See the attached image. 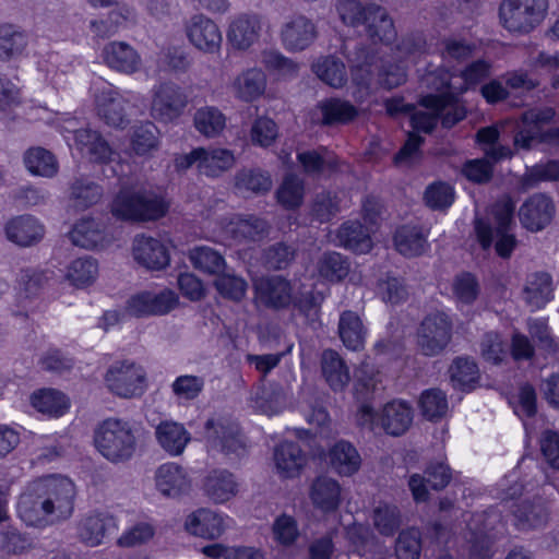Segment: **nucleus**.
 <instances>
[{
  "label": "nucleus",
  "mask_w": 559,
  "mask_h": 559,
  "mask_svg": "<svg viewBox=\"0 0 559 559\" xmlns=\"http://www.w3.org/2000/svg\"><path fill=\"white\" fill-rule=\"evenodd\" d=\"M436 90L447 87L449 91L441 94H429L420 99L425 109H414L409 116V124L416 138L408 140H423L420 134H430L441 121L444 128H452L466 117V109L459 97L451 91L454 87L450 78L441 81Z\"/></svg>",
  "instance_id": "obj_1"
},
{
  "label": "nucleus",
  "mask_w": 559,
  "mask_h": 559,
  "mask_svg": "<svg viewBox=\"0 0 559 559\" xmlns=\"http://www.w3.org/2000/svg\"><path fill=\"white\" fill-rule=\"evenodd\" d=\"M139 430L128 420L110 417L95 430V447L111 463L130 461L138 449Z\"/></svg>",
  "instance_id": "obj_2"
},
{
  "label": "nucleus",
  "mask_w": 559,
  "mask_h": 559,
  "mask_svg": "<svg viewBox=\"0 0 559 559\" xmlns=\"http://www.w3.org/2000/svg\"><path fill=\"white\" fill-rule=\"evenodd\" d=\"M167 211L168 203L160 195L143 188L123 186L111 203L112 215L122 221H155Z\"/></svg>",
  "instance_id": "obj_3"
},
{
  "label": "nucleus",
  "mask_w": 559,
  "mask_h": 559,
  "mask_svg": "<svg viewBox=\"0 0 559 559\" xmlns=\"http://www.w3.org/2000/svg\"><path fill=\"white\" fill-rule=\"evenodd\" d=\"M453 321L444 311L426 314L416 330V347L425 357L442 355L452 342Z\"/></svg>",
  "instance_id": "obj_4"
},
{
  "label": "nucleus",
  "mask_w": 559,
  "mask_h": 559,
  "mask_svg": "<svg viewBox=\"0 0 559 559\" xmlns=\"http://www.w3.org/2000/svg\"><path fill=\"white\" fill-rule=\"evenodd\" d=\"M501 522V514L496 509L475 512L467 521L465 539L469 544L468 559H491L495 536L491 534Z\"/></svg>",
  "instance_id": "obj_5"
},
{
  "label": "nucleus",
  "mask_w": 559,
  "mask_h": 559,
  "mask_svg": "<svg viewBox=\"0 0 559 559\" xmlns=\"http://www.w3.org/2000/svg\"><path fill=\"white\" fill-rule=\"evenodd\" d=\"M546 10L547 0H503L500 19L507 29L527 33L544 19Z\"/></svg>",
  "instance_id": "obj_6"
},
{
  "label": "nucleus",
  "mask_w": 559,
  "mask_h": 559,
  "mask_svg": "<svg viewBox=\"0 0 559 559\" xmlns=\"http://www.w3.org/2000/svg\"><path fill=\"white\" fill-rule=\"evenodd\" d=\"M105 382L110 392L120 397H138L145 391L146 372L133 361H117L108 368Z\"/></svg>",
  "instance_id": "obj_7"
},
{
  "label": "nucleus",
  "mask_w": 559,
  "mask_h": 559,
  "mask_svg": "<svg viewBox=\"0 0 559 559\" xmlns=\"http://www.w3.org/2000/svg\"><path fill=\"white\" fill-rule=\"evenodd\" d=\"M204 437L211 450L226 456L240 457L246 453V442L238 424L226 418H211L204 425Z\"/></svg>",
  "instance_id": "obj_8"
},
{
  "label": "nucleus",
  "mask_w": 559,
  "mask_h": 559,
  "mask_svg": "<svg viewBox=\"0 0 559 559\" xmlns=\"http://www.w3.org/2000/svg\"><path fill=\"white\" fill-rule=\"evenodd\" d=\"M151 95V115L163 122L178 119L188 105V98L182 88L170 81L155 84Z\"/></svg>",
  "instance_id": "obj_9"
},
{
  "label": "nucleus",
  "mask_w": 559,
  "mask_h": 559,
  "mask_svg": "<svg viewBox=\"0 0 559 559\" xmlns=\"http://www.w3.org/2000/svg\"><path fill=\"white\" fill-rule=\"evenodd\" d=\"M47 492L49 522L69 519L74 510L75 486L67 477L48 475L43 477Z\"/></svg>",
  "instance_id": "obj_10"
},
{
  "label": "nucleus",
  "mask_w": 559,
  "mask_h": 559,
  "mask_svg": "<svg viewBox=\"0 0 559 559\" xmlns=\"http://www.w3.org/2000/svg\"><path fill=\"white\" fill-rule=\"evenodd\" d=\"M337 13L344 24L358 27L367 23L372 34H377L372 22L379 20L382 23L386 37H392L391 17L386 10L378 4L362 5L358 0H337Z\"/></svg>",
  "instance_id": "obj_11"
},
{
  "label": "nucleus",
  "mask_w": 559,
  "mask_h": 559,
  "mask_svg": "<svg viewBox=\"0 0 559 559\" xmlns=\"http://www.w3.org/2000/svg\"><path fill=\"white\" fill-rule=\"evenodd\" d=\"M17 512L27 525L41 526L50 523L43 477L31 481L25 487L19 499Z\"/></svg>",
  "instance_id": "obj_12"
},
{
  "label": "nucleus",
  "mask_w": 559,
  "mask_h": 559,
  "mask_svg": "<svg viewBox=\"0 0 559 559\" xmlns=\"http://www.w3.org/2000/svg\"><path fill=\"white\" fill-rule=\"evenodd\" d=\"M189 43L203 53H218L223 36L218 25L204 14L192 15L185 24Z\"/></svg>",
  "instance_id": "obj_13"
},
{
  "label": "nucleus",
  "mask_w": 559,
  "mask_h": 559,
  "mask_svg": "<svg viewBox=\"0 0 559 559\" xmlns=\"http://www.w3.org/2000/svg\"><path fill=\"white\" fill-rule=\"evenodd\" d=\"M556 206L545 193H534L520 206L518 215L523 228L531 233L545 229L554 219Z\"/></svg>",
  "instance_id": "obj_14"
},
{
  "label": "nucleus",
  "mask_w": 559,
  "mask_h": 559,
  "mask_svg": "<svg viewBox=\"0 0 559 559\" xmlns=\"http://www.w3.org/2000/svg\"><path fill=\"white\" fill-rule=\"evenodd\" d=\"M177 302V295L169 289L159 293L142 292L128 299L126 309L136 318L163 316L173 310Z\"/></svg>",
  "instance_id": "obj_15"
},
{
  "label": "nucleus",
  "mask_w": 559,
  "mask_h": 559,
  "mask_svg": "<svg viewBox=\"0 0 559 559\" xmlns=\"http://www.w3.org/2000/svg\"><path fill=\"white\" fill-rule=\"evenodd\" d=\"M485 158L467 160L463 166L464 176L475 183H486L492 177V165L502 159L511 158L513 152L510 146L501 142H483Z\"/></svg>",
  "instance_id": "obj_16"
},
{
  "label": "nucleus",
  "mask_w": 559,
  "mask_h": 559,
  "mask_svg": "<svg viewBox=\"0 0 559 559\" xmlns=\"http://www.w3.org/2000/svg\"><path fill=\"white\" fill-rule=\"evenodd\" d=\"M352 41L344 44L343 53L350 63L352 81L357 86L354 96L362 99L370 93L372 67L374 66V56L367 51L366 47L354 45V50H349Z\"/></svg>",
  "instance_id": "obj_17"
},
{
  "label": "nucleus",
  "mask_w": 559,
  "mask_h": 559,
  "mask_svg": "<svg viewBox=\"0 0 559 559\" xmlns=\"http://www.w3.org/2000/svg\"><path fill=\"white\" fill-rule=\"evenodd\" d=\"M314 22L304 14L289 16L281 27V41L288 51H302L317 38Z\"/></svg>",
  "instance_id": "obj_18"
},
{
  "label": "nucleus",
  "mask_w": 559,
  "mask_h": 559,
  "mask_svg": "<svg viewBox=\"0 0 559 559\" xmlns=\"http://www.w3.org/2000/svg\"><path fill=\"white\" fill-rule=\"evenodd\" d=\"M255 297L266 308L285 309L293 301V287L280 275L261 277L254 283Z\"/></svg>",
  "instance_id": "obj_19"
},
{
  "label": "nucleus",
  "mask_w": 559,
  "mask_h": 559,
  "mask_svg": "<svg viewBox=\"0 0 559 559\" xmlns=\"http://www.w3.org/2000/svg\"><path fill=\"white\" fill-rule=\"evenodd\" d=\"M262 32V19L254 13L235 16L227 29V40L236 50L246 51L258 43Z\"/></svg>",
  "instance_id": "obj_20"
},
{
  "label": "nucleus",
  "mask_w": 559,
  "mask_h": 559,
  "mask_svg": "<svg viewBox=\"0 0 559 559\" xmlns=\"http://www.w3.org/2000/svg\"><path fill=\"white\" fill-rule=\"evenodd\" d=\"M132 255L140 265L152 271L165 269L170 261L166 246L160 240L145 235L134 237Z\"/></svg>",
  "instance_id": "obj_21"
},
{
  "label": "nucleus",
  "mask_w": 559,
  "mask_h": 559,
  "mask_svg": "<svg viewBox=\"0 0 559 559\" xmlns=\"http://www.w3.org/2000/svg\"><path fill=\"white\" fill-rule=\"evenodd\" d=\"M267 86L265 72L258 67H252L239 72L229 84L234 97L243 103H253L260 99Z\"/></svg>",
  "instance_id": "obj_22"
},
{
  "label": "nucleus",
  "mask_w": 559,
  "mask_h": 559,
  "mask_svg": "<svg viewBox=\"0 0 559 559\" xmlns=\"http://www.w3.org/2000/svg\"><path fill=\"white\" fill-rule=\"evenodd\" d=\"M452 478L451 469L444 463H431L425 471V476L414 474L409 477L408 486L417 502L428 499L427 485L433 490L447 487Z\"/></svg>",
  "instance_id": "obj_23"
},
{
  "label": "nucleus",
  "mask_w": 559,
  "mask_h": 559,
  "mask_svg": "<svg viewBox=\"0 0 559 559\" xmlns=\"http://www.w3.org/2000/svg\"><path fill=\"white\" fill-rule=\"evenodd\" d=\"M5 235L10 241L20 247H31L44 238L45 227L36 217L25 214L7 223Z\"/></svg>",
  "instance_id": "obj_24"
},
{
  "label": "nucleus",
  "mask_w": 559,
  "mask_h": 559,
  "mask_svg": "<svg viewBox=\"0 0 559 559\" xmlns=\"http://www.w3.org/2000/svg\"><path fill=\"white\" fill-rule=\"evenodd\" d=\"M158 445L170 456H179L191 441V433L183 424L174 420H163L155 428Z\"/></svg>",
  "instance_id": "obj_25"
},
{
  "label": "nucleus",
  "mask_w": 559,
  "mask_h": 559,
  "mask_svg": "<svg viewBox=\"0 0 559 559\" xmlns=\"http://www.w3.org/2000/svg\"><path fill=\"white\" fill-rule=\"evenodd\" d=\"M155 483L157 490L168 498H177L190 489L187 473L176 463L160 465L155 473Z\"/></svg>",
  "instance_id": "obj_26"
},
{
  "label": "nucleus",
  "mask_w": 559,
  "mask_h": 559,
  "mask_svg": "<svg viewBox=\"0 0 559 559\" xmlns=\"http://www.w3.org/2000/svg\"><path fill=\"white\" fill-rule=\"evenodd\" d=\"M105 63L119 72L132 74L140 70L141 57L138 51L124 41H111L103 51Z\"/></svg>",
  "instance_id": "obj_27"
},
{
  "label": "nucleus",
  "mask_w": 559,
  "mask_h": 559,
  "mask_svg": "<svg viewBox=\"0 0 559 559\" xmlns=\"http://www.w3.org/2000/svg\"><path fill=\"white\" fill-rule=\"evenodd\" d=\"M474 231L478 242L484 250H487L491 247L496 236V252L503 259L509 258L516 246V239L514 235L509 234L508 231H502L501 229H493L491 225L483 218L477 217L475 219Z\"/></svg>",
  "instance_id": "obj_28"
},
{
  "label": "nucleus",
  "mask_w": 559,
  "mask_h": 559,
  "mask_svg": "<svg viewBox=\"0 0 559 559\" xmlns=\"http://www.w3.org/2000/svg\"><path fill=\"white\" fill-rule=\"evenodd\" d=\"M185 527L190 534L206 539L218 538L225 530L223 518L210 509H199L188 515Z\"/></svg>",
  "instance_id": "obj_29"
},
{
  "label": "nucleus",
  "mask_w": 559,
  "mask_h": 559,
  "mask_svg": "<svg viewBox=\"0 0 559 559\" xmlns=\"http://www.w3.org/2000/svg\"><path fill=\"white\" fill-rule=\"evenodd\" d=\"M274 461L277 472L283 477L293 478L299 475L307 457L298 443L284 441L274 449Z\"/></svg>",
  "instance_id": "obj_30"
},
{
  "label": "nucleus",
  "mask_w": 559,
  "mask_h": 559,
  "mask_svg": "<svg viewBox=\"0 0 559 559\" xmlns=\"http://www.w3.org/2000/svg\"><path fill=\"white\" fill-rule=\"evenodd\" d=\"M552 293L551 275L539 271L527 275L522 295L532 309H540L552 299Z\"/></svg>",
  "instance_id": "obj_31"
},
{
  "label": "nucleus",
  "mask_w": 559,
  "mask_h": 559,
  "mask_svg": "<svg viewBox=\"0 0 559 559\" xmlns=\"http://www.w3.org/2000/svg\"><path fill=\"white\" fill-rule=\"evenodd\" d=\"M328 459L331 468L341 476H352L361 465L357 449L346 440L335 442L329 449Z\"/></svg>",
  "instance_id": "obj_32"
},
{
  "label": "nucleus",
  "mask_w": 559,
  "mask_h": 559,
  "mask_svg": "<svg viewBox=\"0 0 559 559\" xmlns=\"http://www.w3.org/2000/svg\"><path fill=\"white\" fill-rule=\"evenodd\" d=\"M335 245L357 253H366L372 247L369 230L358 221H346L336 230Z\"/></svg>",
  "instance_id": "obj_33"
},
{
  "label": "nucleus",
  "mask_w": 559,
  "mask_h": 559,
  "mask_svg": "<svg viewBox=\"0 0 559 559\" xmlns=\"http://www.w3.org/2000/svg\"><path fill=\"white\" fill-rule=\"evenodd\" d=\"M97 115L106 124L122 128L126 123V100L111 88L103 90L96 97Z\"/></svg>",
  "instance_id": "obj_34"
},
{
  "label": "nucleus",
  "mask_w": 559,
  "mask_h": 559,
  "mask_svg": "<svg viewBox=\"0 0 559 559\" xmlns=\"http://www.w3.org/2000/svg\"><path fill=\"white\" fill-rule=\"evenodd\" d=\"M413 421L412 408L404 402H390L380 414V425L391 436H401L407 431Z\"/></svg>",
  "instance_id": "obj_35"
},
{
  "label": "nucleus",
  "mask_w": 559,
  "mask_h": 559,
  "mask_svg": "<svg viewBox=\"0 0 559 559\" xmlns=\"http://www.w3.org/2000/svg\"><path fill=\"white\" fill-rule=\"evenodd\" d=\"M310 499L318 509L324 512L334 511L341 503V486L329 476H319L311 485Z\"/></svg>",
  "instance_id": "obj_36"
},
{
  "label": "nucleus",
  "mask_w": 559,
  "mask_h": 559,
  "mask_svg": "<svg viewBox=\"0 0 559 559\" xmlns=\"http://www.w3.org/2000/svg\"><path fill=\"white\" fill-rule=\"evenodd\" d=\"M322 374L334 391L343 390L349 382L350 376L340 354L333 349H325L321 356Z\"/></svg>",
  "instance_id": "obj_37"
},
{
  "label": "nucleus",
  "mask_w": 559,
  "mask_h": 559,
  "mask_svg": "<svg viewBox=\"0 0 559 559\" xmlns=\"http://www.w3.org/2000/svg\"><path fill=\"white\" fill-rule=\"evenodd\" d=\"M394 245L405 257H417L428 247L427 235L423 228L415 225H404L396 229Z\"/></svg>",
  "instance_id": "obj_38"
},
{
  "label": "nucleus",
  "mask_w": 559,
  "mask_h": 559,
  "mask_svg": "<svg viewBox=\"0 0 559 559\" xmlns=\"http://www.w3.org/2000/svg\"><path fill=\"white\" fill-rule=\"evenodd\" d=\"M366 329L360 317L350 310L343 311L338 320V335L343 344L350 350L364 348Z\"/></svg>",
  "instance_id": "obj_39"
},
{
  "label": "nucleus",
  "mask_w": 559,
  "mask_h": 559,
  "mask_svg": "<svg viewBox=\"0 0 559 559\" xmlns=\"http://www.w3.org/2000/svg\"><path fill=\"white\" fill-rule=\"evenodd\" d=\"M102 197L103 188L87 178H74L69 186V201L75 210L84 211L98 203Z\"/></svg>",
  "instance_id": "obj_40"
},
{
  "label": "nucleus",
  "mask_w": 559,
  "mask_h": 559,
  "mask_svg": "<svg viewBox=\"0 0 559 559\" xmlns=\"http://www.w3.org/2000/svg\"><path fill=\"white\" fill-rule=\"evenodd\" d=\"M206 496L216 503H223L236 495L237 484L226 469L211 472L204 480Z\"/></svg>",
  "instance_id": "obj_41"
},
{
  "label": "nucleus",
  "mask_w": 559,
  "mask_h": 559,
  "mask_svg": "<svg viewBox=\"0 0 559 559\" xmlns=\"http://www.w3.org/2000/svg\"><path fill=\"white\" fill-rule=\"evenodd\" d=\"M112 525L111 518L104 514H91L79 523L78 537L90 547L98 546Z\"/></svg>",
  "instance_id": "obj_42"
},
{
  "label": "nucleus",
  "mask_w": 559,
  "mask_h": 559,
  "mask_svg": "<svg viewBox=\"0 0 559 559\" xmlns=\"http://www.w3.org/2000/svg\"><path fill=\"white\" fill-rule=\"evenodd\" d=\"M194 128L205 138H217L226 128V116L215 106H204L195 110Z\"/></svg>",
  "instance_id": "obj_43"
},
{
  "label": "nucleus",
  "mask_w": 559,
  "mask_h": 559,
  "mask_svg": "<svg viewBox=\"0 0 559 559\" xmlns=\"http://www.w3.org/2000/svg\"><path fill=\"white\" fill-rule=\"evenodd\" d=\"M188 257L194 269L209 275L216 276L227 267L222 253L207 246L192 248Z\"/></svg>",
  "instance_id": "obj_44"
},
{
  "label": "nucleus",
  "mask_w": 559,
  "mask_h": 559,
  "mask_svg": "<svg viewBox=\"0 0 559 559\" xmlns=\"http://www.w3.org/2000/svg\"><path fill=\"white\" fill-rule=\"evenodd\" d=\"M322 123L326 126L347 123L358 114L357 108L347 100L330 98L318 104Z\"/></svg>",
  "instance_id": "obj_45"
},
{
  "label": "nucleus",
  "mask_w": 559,
  "mask_h": 559,
  "mask_svg": "<svg viewBox=\"0 0 559 559\" xmlns=\"http://www.w3.org/2000/svg\"><path fill=\"white\" fill-rule=\"evenodd\" d=\"M341 198L333 191H321L314 194L310 204V218L312 222L324 224L341 212Z\"/></svg>",
  "instance_id": "obj_46"
},
{
  "label": "nucleus",
  "mask_w": 559,
  "mask_h": 559,
  "mask_svg": "<svg viewBox=\"0 0 559 559\" xmlns=\"http://www.w3.org/2000/svg\"><path fill=\"white\" fill-rule=\"evenodd\" d=\"M71 242L83 249H94L104 240L99 223L87 217L80 219L69 233Z\"/></svg>",
  "instance_id": "obj_47"
},
{
  "label": "nucleus",
  "mask_w": 559,
  "mask_h": 559,
  "mask_svg": "<svg viewBox=\"0 0 559 559\" xmlns=\"http://www.w3.org/2000/svg\"><path fill=\"white\" fill-rule=\"evenodd\" d=\"M316 75L334 88L343 87L347 82L345 64L335 57L319 58L312 66Z\"/></svg>",
  "instance_id": "obj_48"
},
{
  "label": "nucleus",
  "mask_w": 559,
  "mask_h": 559,
  "mask_svg": "<svg viewBox=\"0 0 559 559\" xmlns=\"http://www.w3.org/2000/svg\"><path fill=\"white\" fill-rule=\"evenodd\" d=\"M24 164L33 175L47 178L55 177L59 168L55 155L40 146L31 147L25 153Z\"/></svg>",
  "instance_id": "obj_49"
},
{
  "label": "nucleus",
  "mask_w": 559,
  "mask_h": 559,
  "mask_svg": "<svg viewBox=\"0 0 559 559\" xmlns=\"http://www.w3.org/2000/svg\"><path fill=\"white\" fill-rule=\"evenodd\" d=\"M33 407L41 414L59 417L68 409V400L63 393L55 389H43L33 393Z\"/></svg>",
  "instance_id": "obj_50"
},
{
  "label": "nucleus",
  "mask_w": 559,
  "mask_h": 559,
  "mask_svg": "<svg viewBox=\"0 0 559 559\" xmlns=\"http://www.w3.org/2000/svg\"><path fill=\"white\" fill-rule=\"evenodd\" d=\"M235 163L234 154L225 148L205 150L198 164L200 174L207 177H218L222 173L233 167Z\"/></svg>",
  "instance_id": "obj_51"
},
{
  "label": "nucleus",
  "mask_w": 559,
  "mask_h": 559,
  "mask_svg": "<svg viewBox=\"0 0 559 559\" xmlns=\"http://www.w3.org/2000/svg\"><path fill=\"white\" fill-rule=\"evenodd\" d=\"M217 293L225 299L240 301L246 296L248 284L228 266L215 276L213 283Z\"/></svg>",
  "instance_id": "obj_52"
},
{
  "label": "nucleus",
  "mask_w": 559,
  "mask_h": 559,
  "mask_svg": "<svg viewBox=\"0 0 559 559\" xmlns=\"http://www.w3.org/2000/svg\"><path fill=\"white\" fill-rule=\"evenodd\" d=\"M514 518L519 530H535L547 523L548 511L542 503L524 501L516 507Z\"/></svg>",
  "instance_id": "obj_53"
},
{
  "label": "nucleus",
  "mask_w": 559,
  "mask_h": 559,
  "mask_svg": "<svg viewBox=\"0 0 559 559\" xmlns=\"http://www.w3.org/2000/svg\"><path fill=\"white\" fill-rule=\"evenodd\" d=\"M449 371L453 386L463 391L473 390L479 379L477 364L467 357L455 358Z\"/></svg>",
  "instance_id": "obj_54"
},
{
  "label": "nucleus",
  "mask_w": 559,
  "mask_h": 559,
  "mask_svg": "<svg viewBox=\"0 0 559 559\" xmlns=\"http://www.w3.org/2000/svg\"><path fill=\"white\" fill-rule=\"evenodd\" d=\"M323 300L324 296L321 292L311 289L298 294L293 298L292 304L298 313L306 319L307 324L316 329L320 325V309Z\"/></svg>",
  "instance_id": "obj_55"
},
{
  "label": "nucleus",
  "mask_w": 559,
  "mask_h": 559,
  "mask_svg": "<svg viewBox=\"0 0 559 559\" xmlns=\"http://www.w3.org/2000/svg\"><path fill=\"white\" fill-rule=\"evenodd\" d=\"M27 35L13 25L0 26V59L9 60L21 55L27 46Z\"/></svg>",
  "instance_id": "obj_56"
},
{
  "label": "nucleus",
  "mask_w": 559,
  "mask_h": 559,
  "mask_svg": "<svg viewBox=\"0 0 559 559\" xmlns=\"http://www.w3.org/2000/svg\"><path fill=\"white\" fill-rule=\"evenodd\" d=\"M349 267L348 259L335 251L323 253L318 261L320 276L330 282H340L345 278L349 272Z\"/></svg>",
  "instance_id": "obj_57"
},
{
  "label": "nucleus",
  "mask_w": 559,
  "mask_h": 559,
  "mask_svg": "<svg viewBox=\"0 0 559 559\" xmlns=\"http://www.w3.org/2000/svg\"><path fill=\"white\" fill-rule=\"evenodd\" d=\"M304 180L293 174L284 177L283 182L276 191L278 203L286 210L299 207L304 201Z\"/></svg>",
  "instance_id": "obj_58"
},
{
  "label": "nucleus",
  "mask_w": 559,
  "mask_h": 559,
  "mask_svg": "<svg viewBox=\"0 0 559 559\" xmlns=\"http://www.w3.org/2000/svg\"><path fill=\"white\" fill-rule=\"evenodd\" d=\"M297 249L293 245L276 242L263 250L262 260L270 270H285L296 258Z\"/></svg>",
  "instance_id": "obj_59"
},
{
  "label": "nucleus",
  "mask_w": 559,
  "mask_h": 559,
  "mask_svg": "<svg viewBox=\"0 0 559 559\" xmlns=\"http://www.w3.org/2000/svg\"><path fill=\"white\" fill-rule=\"evenodd\" d=\"M377 531L383 536H392L401 526V513L397 507L380 503L372 512Z\"/></svg>",
  "instance_id": "obj_60"
},
{
  "label": "nucleus",
  "mask_w": 559,
  "mask_h": 559,
  "mask_svg": "<svg viewBox=\"0 0 559 559\" xmlns=\"http://www.w3.org/2000/svg\"><path fill=\"white\" fill-rule=\"evenodd\" d=\"M98 273V265L91 257L79 258L68 267L67 277L76 287L92 284Z\"/></svg>",
  "instance_id": "obj_61"
},
{
  "label": "nucleus",
  "mask_w": 559,
  "mask_h": 559,
  "mask_svg": "<svg viewBox=\"0 0 559 559\" xmlns=\"http://www.w3.org/2000/svg\"><path fill=\"white\" fill-rule=\"evenodd\" d=\"M542 181H559V160H549L546 164L526 168L521 178V186L527 190L535 188Z\"/></svg>",
  "instance_id": "obj_62"
},
{
  "label": "nucleus",
  "mask_w": 559,
  "mask_h": 559,
  "mask_svg": "<svg viewBox=\"0 0 559 559\" xmlns=\"http://www.w3.org/2000/svg\"><path fill=\"white\" fill-rule=\"evenodd\" d=\"M455 192L451 185L443 181L430 183L424 193L425 204L435 211H443L454 202Z\"/></svg>",
  "instance_id": "obj_63"
},
{
  "label": "nucleus",
  "mask_w": 559,
  "mask_h": 559,
  "mask_svg": "<svg viewBox=\"0 0 559 559\" xmlns=\"http://www.w3.org/2000/svg\"><path fill=\"white\" fill-rule=\"evenodd\" d=\"M419 407L427 419H440L448 412L447 395L439 389L426 390L420 395Z\"/></svg>",
  "instance_id": "obj_64"
}]
</instances>
